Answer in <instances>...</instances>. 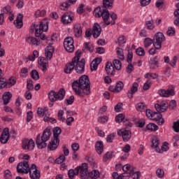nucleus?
I'll return each instance as SVG.
<instances>
[{
  "mask_svg": "<svg viewBox=\"0 0 179 179\" xmlns=\"http://www.w3.org/2000/svg\"><path fill=\"white\" fill-rule=\"evenodd\" d=\"M76 3V0H66L65 2L62 3L60 5V9L62 10H67L68 8L71 6V5H73V3Z\"/></svg>",
  "mask_w": 179,
  "mask_h": 179,
  "instance_id": "nucleus-26",
  "label": "nucleus"
},
{
  "mask_svg": "<svg viewBox=\"0 0 179 179\" xmlns=\"http://www.w3.org/2000/svg\"><path fill=\"white\" fill-rule=\"evenodd\" d=\"M64 47L67 52H73L75 46L73 45V38L68 36L64 39Z\"/></svg>",
  "mask_w": 179,
  "mask_h": 179,
  "instance_id": "nucleus-10",
  "label": "nucleus"
},
{
  "mask_svg": "<svg viewBox=\"0 0 179 179\" xmlns=\"http://www.w3.org/2000/svg\"><path fill=\"white\" fill-rule=\"evenodd\" d=\"M118 136H122L124 142H129L132 138V134L131 131L127 130L126 129H121L117 130Z\"/></svg>",
  "mask_w": 179,
  "mask_h": 179,
  "instance_id": "nucleus-11",
  "label": "nucleus"
},
{
  "mask_svg": "<svg viewBox=\"0 0 179 179\" xmlns=\"http://www.w3.org/2000/svg\"><path fill=\"white\" fill-rule=\"evenodd\" d=\"M154 47L156 50H160L162 48V43L166 40L164 34L162 32H157L154 35L153 38Z\"/></svg>",
  "mask_w": 179,
  "mask_h": 179,
  "instance_id": "nucleus-7",
  "label": "nucleus"
},
{
  "mask_svg": "<svg viewBox=\"0 0 179 179\" xmlns=\"http://www.w3.org/2000/svg\"><path fill=\"white\" fill-rule=\"evenodd\" d=\"M155 110H157V113H164L165 111H167V109L169 108V106L167 105V102L165 101H162L159 104L156 103L155 105Z\"/></svg>",
  "mask_w": 179,
  "mask_h": 179,
  "instance_id": "nucleus-17",
  "label": "nucleus"
},
{
  "mask_svg": "<svg viewBox=\"0 0 179 179\" xmlns=\"http://www.w3.org/2000/svg\"><path fill=\"white\" fill-rule=\"evenodd\" d=\"M64 162H65V155H60L58 158L55 159V163H57V164H61L64 163Z\"/></svg>",
  "mask_w": 179,
  "mask_h": 179,
  "instance_id": "nucleus-58",
  "label": "nucleus"
},
{
  "mask_svg": "<svg viewBox=\"0 0 179 179\" xmlns=\"http://www.w3.org/2000/svg\"><path fill=\"white\" fill-rule=\"evenodd\" d=\"M26 41L27 43H29V44H32L33 45H40V41L37 40V38L34 37H27Z\"/></svg>",
  "mask_w": 179,
  "mask_h": 179,
  "instance_id": "nucleus-33",
  "label": "nucleus"
},
{
  "mask_svg": "<svg viewBox=\"0 0 179 179\" xmlns=\"http://www.w3.org/2000/svg\"><path fill=\"white\" fill-rule=\"evenodd\" d=\"M176 8H178V9L174 11V16L176 17L174 24L179 26V3L176 4Z\"/></svg>",
  "mask_w": 179,
  "mask_h": 179,
  "instance_id": "nucleus-34",
  "label": "nucleus"
},
{
  "mask_svg": "<svg viewBox=\"0 0 179 179\" xmlns=\"http://www.w3.org/2000/svg\"><path fill=\"white\" fill-rule=\"evenodd\" d=\"M116 50L117 58H119V59H120L121 61H124V59H125V57L124 56L122 49L117 48Z\"/></svg>",
  "mask_w": 179,
  "mask_h": 179,
  "instance_id": "nucleus-45",
  "label": "nucleus"
},
{
  "mask_svg": "<svg viewBox=\"0 0 179 179\" xmlns=\"http://www.w3.org/2000/svg\"><path fill=\"white\" fill-rule=\"evenodd\" d=\"M74 58H78V59L75 62L74 69L76 73L78 75H82V73H85V66L86 65V62L85 59H80V52L79 51L76 52V57Z\"/></svg>",
  "mask_w": 179,
  "mask_h": 179,
  "instance_id": "nucleus-4",
  "label": "nucleus"
},
{
  "mask_svg": "<svg viewBox=\"0 0 179 179\" xmlns=\"http://www.w3.org/2000/svg\"><path fill=\"white\" fill-rule=\"evenodd\" d=\"M30 171L29 162L26 161L21 162L17 165V173L18 174H28Z\"/></svg>",
  "mask_w": 179,
  "mask_h": 179,
  "instance_id": "nucleus-9",
  "label": "nucleus"
},
{
  "mask_svg": "<svg viewBox=\"0 0 179 179\" xmlns=\"http://www.w3.org/2000/svg\"><path fill=\"white\" fill-rule=\"evenodd\" d=\"M144 47L145 48H149V47H150L152 44L153 45H155V42L153 41V39L150 38H145L144 39Z\"/></svg>",
  "mask_w": 179,
  "mask_h": 179,
  "instance_id": "nucleus-36",
  "label": "nucleus"
},
{
  "mask_svg": "<svg viewBox=\"0 0 179 179\" xmlns=\"http://www.w3.org/2000/svg\"><path fill=\"white\" fill-rule=\"evenodd\" d=\"M12 99V93L10 92H5L3 94V104H9L10 99Z\"/></svg>",
  "mask_w": 179,
  "mask_h": 179,
  "instance_id": "nucleus-31",
  "label": "nucleus"
},
{
  "mask_svg": "<svg viewBox=\"0 0 179 179\" xmlns=\"http://www.w3.org/2000/svg\"><path fill=\"white\" fill-rule=\"evenodd\" d=\"M156 176L159 178H163L164 177V171H163L162 169H158L156 171Z\"/></svg>",
  "mask_w": 179,
  "mask_h": 179,
  "instance_id": "nucleus-57",
  "label": "nucleus"
},
{
  "mask_svg": "<svg viewBox=\"0 0 179 179\" xmlns=\"http://www.w3.org/2000/svg\"><path fill=\"white\" fill-rule=\"evenodd\" d=\"M113 5H114V0H103V7L101 9H113Z\"/></svg>",
  "mask_w": 179,
  "mask_h": 179,
  "instance_id": "nucleus-27",
  "label": "nucleus"
},
{
  "mask_svg": "<svg viewBox=\"0 0 179 179\" xmlns=\"http://www.w3.org/2000/svg\"><path fill=\"white\" fill-rule=\"evenodd\" d=\"M115 87V92L120 93V92H121V90L124 89V83H122V81L117 82Z\"/></svg>",
  "mask_w": 179,
  "mask_h": 179,
  "instance_id": "nucleus-41",
  "label": "nucleus"
},
{
  "mask_svg": "<svg viewBox=\"0 0 179 179\" xmlns=\"http://www.w3.org/2000/svg\"><path fill=\"white\" fill-rule=\"evenodd\" d=\"M93 15L95 16V17H102L106 26L110 24H115V20H117V14L115 13H111L110 17L112 21H110V20H108L110 19V12H108V10L107 9L101 8V7L98 6L94 10Z\"/></svg>",
  "mask_w": 179,
  "mask_h": 179,
  "instance_id": "nucleus-2",
  "label": "nucleus"
},
{
  "mask_svg": "<svg viewBox=\"0 0 179 179\" xmlns=\"http://www.w3.org/2000/svg\"><path fill=\"white\" fill-rule=\"evenodd\" d=\"M48 30V22L44 20L41 21L39 25L36 27V37H40L41 40H45V35L43 34V31H47Z\"/></svg>",
  "mask_w": 179,
  "mask_h": 179,
  "instance_id": "nucleus-5",
  "label": "nucleus"
},
{
  "mask_svg": "<svg viewBox=\"0 0 179 179\" xmlns=\"http://www.w3.org/2000/svg\"><path fill=\"white\" fill-rule=\"evenodd\" d=\"M52 134V133L50 128H46L43 131L41 136L38 134L36 140L37 148L38 149H44V148H47V141H50Z\"/></svg>",
  "mask_w": 179,
  "mask_h": 179,
  "instance_id": "nucleus-3",
  "label": "nucleus"
},
{
  "mask_svg": "<svg viewBox=\"0 0 179 179\" xmlns=\"http://www.w3.org/2000/svg\"><path fill=\"white\" fill-rule=\"evenodd\" d=\"M30 76L34 79V80H38V79H40V75L37 70H32L30 73Z\"/></svg>",
  "mask_w": 179,
  "mask_h": 179,
  "instance_id": "nucleus-44",
  "label": "nucleus"
},
{
  "mask_svg": "<svg viewBox=\"0 0 179 179\" xmlns=\"http://www.w3.org/2000/svg\"><path fill=\"white\" fill-rule=\"evenodd\" d=\"M159 59L158 56L151 58L149 62L150 69H157V68L159 67Z\"/></svg>",
  "mask_w": 179,
  "mask_h": 179,
  "instance_id": "nucleus-22",
  "label": "nucleus"
},
{
  "mask_svg": "<svg viewBox=\"0 0 179 179\" xmlns=\"http://www.w3.org/2000/svg\"><path fill=\"white\" fill-rule=\"evenodd\" d=\"M45 111H48V109L44 110L43 108H38L37 114L39 117H43L44 114H45Z\"/></svg>",
  "mask_w": 179,
  "mask_h": 179,
  "instance_id": "nucleus-62",
  "label": "nucleus"
},
{
  "mask_svg": "<svg viewBox=\"0 0 179 179\" xmlns=\"http://www.w3.org/2000/svg\"><path fill=\"white\" fill-rule=\"evenodd\" d=\"M167 143H164L162 147V150L160 148H157L156 152L158 153H163V152H167L169 150V145H167Z\"/></svg>",
  "mask_w": 179,
  "mask_h": 179,
  "instance_id": "nucleus-46",
  "label": "nucleus"
},
{
  "mask_svg": "<svg viewBox=\"0 0 179 179\" xmlns=\"http://www.w3.org/2000/svg\"><path fill=\"white\" fill-rule=\"evenodd\" d=\"M146 128H147V129H148V131H152V132H156V131H157V129H159V126L155 123H150L146 126Z\"/></svg>",
  "mask_w": 179,
  "mask_h": 179,
  "instance_id": "nucleus-39",
  "label": "nucleus"
},
{
  "mask_svg": "<svg viewBox=\"0 0 179 179\" xmlns=\"http://www.w3.org/2000/svg\"><path fill=\"white\" fill-rule=\"evenodd\" d=\"M34 146H36V143H34L33 138H24L22 140V147L24 150H33V149H34Z\"/></svg>",
  "mask_w": 179,
  "mask_h": 179,
  "instance_id": "nucleus-12",
  "label": "nucleus"
},
{
  "mask_svg": "<svg viewBox=\"0 0 179 179\" xmlns=\"http://www.w3.org/2000/svg\"><path fill=\"white\" fill-rule=\"evenodd\" d=\"M29 173L31 179H40V171L38 170L29 171Z\"/></svg>",
  "mask_w": 179,
  "mask_h": 179,
  "instance_id": "nucleus-37",
  "label": "nucleus"
},
{
  "mask_svg": "<svg viewBox=\"0 0 179 179\" xmlns=\"http://www.w3.org/2000/svg\"><path fill=\"white\" fill-rule=\"evenodd\" d=\"M73 19H75V14L71 12H66L62 16V22L64 24H69V23H72Z\"/></svg>",
  "mask_w": 179,
  "mask_h": 179,
  "instance_id": "nucleus-13",
  "label": "nucleus"
},
{
  "mask_svg": "<svg viewBox=\"0 0 179 179\" xmlns=\"http://www.w3.org/2000/svg\"><path fill=\"white\" fill-rule=\"evenodd\" d=\"M146 106H145V103H138L136 106V108L137 111H143Z\"/></svg>",
  "mask_w": 179,
  "mask_h": 179,
  "instance_id": "nucleus-56",
  "label": "nucleus"
},
{
  "mask_svg": "<svg viewBox=\"0 0 179 179\" xmlns=\"http://www.w3.org/2000/svg\"><path fill=\"white\" fill-rule=\"evenodd\" d=\"M73 33L76 38H80V37H82L83 31H82V25L80 24H76L73 26Z\"/></svg>",
  "mask_w": 179,
  "mask_h": 179,
  "instance_id": "nucleus-20",
  "label": "nucleus"
},
{
  "mask_svg": "<svg viewBox=\"0 0 179 179\" xmlns=\"http://www.w3.org/2000/svg\"><path fill=\"white\" fill-rule=\"evenodd\" d=\"M124 120H125V115H124L122 113H120L115 117V121L117 122H118L119 124H120V122H122V121H124Z\"/></svg>",
  "mask_w": 179,
  "mask_h": 179,
  "instance_id": "nucleus-54",
  "label": "nucleus"
},
{
  "mask_svg": "<svg viewBox=\"0 0 179 179\" xmlns=\"http://www.w3.org/2000/svg\"><path fill=\"white\" fill-rule=\"evenodd\" d=\"M95 149L98 155H101L104 150V145L103 141H97L95 145Z\"/></svg>",
  "mask_w": 179,
  "mask_h": 179,
  "instance_id": "nucleus-30",
  "label": "nucleus"
},
{
  "mask_svg": "<svg viewBox=\"0 0 179 179\" xmlns=\"http://www.w3.org/2000/svg\"><path fill=\"white\" fill-rule=\"evenodd\" d=\"M145 114L148 118H152V120H154V118L156 117V113H155V112H152L150 109H147L145 111Z\"/></svg>",
  "mask_w": 179,
  "mask_h": 179,
  "instance_id": "nucleus-49",
  "label": "nucleus"
},
{
  "mask_svg": "<svg viewBox=\"0 0 179 179\" xmlns=\"http://www.w3.org/2000/svg\"><path fill=\"white\" fill-rule=\"evenodd\" d=\"M73 90L80 97H85L90 94V80L87 76H82L72 84Z\"/></svg>",
  "mask_w": 179,
  "mask_h": 179,
  "instance_id": "nucleus-1",
  "label": "nucleus"
},
{
  "mask_svg": "<svg viewBox=\"0 0 179 179\" xmlns=\"http://www.w3.org/2000/svg\"><path fill=\"white\" fill-rule=\"evenodd\" d=\"M92 33L94 38H97L101 34V27L99 23L96 22L94 24Z\"/></svg>",
  "mask_w": 179,
  "mask_h": 179,
  "instance_id": "nucleus-18",
  "label": "nucleus"
},
{
  "mask_svg": "<svg viewBox=\"0 0 179 179\" xmlns=\"http://www.w3.org/2000/svg\"><path fill=\"white\" fill-rule=\"evenodd\" d=\"M27 88L28 91L33 90L34 87L33 85V80L31 79H28L27 81Z\"/></svg>",
  "mask_w": 179,
  "mask_h": 179,
  "instance_id": "nucleus-53",
  "label": "nucleus"
},
{
  "mask_svg": "<svg viewBox=\"0 0 179 179\" xmlns=\"http://www.w3.org/2000/svg\"><path fill=\"white\" fill-rule=\"evenodd\" d=\"M100 176V173L97 170H93L92 171L88 173V177L92 179H97Z\"/></svg>",
  "mask_w": 179,
  "mask_h": 179,
  "instance_id": "nucleus-38",
  "label": "nucleus"
},
{
  "mask_svg": "<svg viewBox=\"0 0 179 179\" xmlns=\"http://www.w3.org/2000/svg\"><path fill=\"white\" fill-rule=\"evenodd\" d=\"M119 45H122L123 44H125L127 43V40L125 39V36H120L117 39V42Z\"/></svg>",
  "mask_w": 179,
  "mask_h": 179,
  "instance_id": "nucleus-61",
  "label": "nucleus"
},
{
  "mask_svg": "<svg viewBox=\"0 0 179 179\" xmlns=\"http://www.w3.org/2000/svg\"><path fill=\"white\" fill-rule=\"evenodd\" d=\"M9 128H5L1 135L0 142L1 143H8V141H9Z\"/></svg>",
  "mask_w": 179,
  "mask_h": 179,
  "instance_id": "nucleus-19",
  "label": "nucleus"
},
{
  "mask_svg": "<svg viewBox=\"0 0 179 179\" xmlns=\"http://www.w3.org/2000/svg\"><path fill=\"white\" fill-rule=\"evenodd\" d=\"M78 174H79V168L78 167L76 169V172L73 169H70L68 172V176L70 179H73V177H75V176H78Z\"/></svg>",
  "mask_w": 179,
  "mask_h": 179,
  "instance_id": "nucleus-40",
  "label": "nucleus"
},
{
  "mask_svg": "<svg viewBox=\"0 0 179 179\" xmlns=\"http://www.w3.org/2000/svg\"><path fill=\"white\" fill-rule=\"evenodd\" d=\"M159 77V74L156 73H148L145 74L144 78L145 79H149V78H152V79H157Z\"/></svg>",
  "mask_w": 179,
  "mask_h": 179,
  "instance_id": "nucleus-48",
  "label": "nucleus"
},
{
  "mask_svg": "<svg viewBox=\"0 0 179 179\" xmlns=\"http://www.w3.org/2000/svg\"><path fill=\"white\" fill-rule=\"evenodd\" d=\"M136 54L139 57H145V49L143 48L140 47L136 50Z\"/></svg>",
  "mask_w": 179,
  "mask_h": 179,
  "instance_id": "nucleus-52",
  "label": "nucleus"
},
{
  "mask_svg": "<svg viewBox=\"0 0 179 179\" xmlns=\"http://www.w3.org/2000/svg\"><path fill=\"white\" fill-rule=\"evenodd\" d=\"M62 132V130L61 129V127H56L53 128L52 133H53V139L55 141H59V135H61Z\"/></svg>",
  "mask_w": 179,
  "mask_h": 179,
  "instance_id": "nucleus-28",
  "label": "nucleus"
},
{
  "mask_svg": "<svg viewBox=\"0 0 179 179\" xmlns=\"http://www.w3.org/2000/svg\"><path fill=\"white\" fill-rule=\"evenodd\" d=\"M83 50L90 51V52H93V51L94 50V48H93V45L90 44V43H85Z\"/></svg>",
  "mask_w": 179,
  "mask_h": 179,
  "instance_id": "nucleus-43",
  "label": "nucleus"
},
{
  "mask_svg": "<svg viewBox=\"0 0 179 179\" xmlns=\"http://www.w3.org/2000/svg\"><path fill=\"white\" fill-rule=\"evenodd\" d=\"M159 145H160V139L157 136H154L152 137V145L151 148L152 149H159Z\"/></svg>",
  "mask_w": 179,
  "mask_h": 179,
  "instance_id": "nucleus-29",
  "label": "nucleus"
},
{
  "mask_svg": "<svg viewBox=\"0 0 179 179\" xmlns=\"http://www.w3.org/2000/svg\"><path fill=\"white\" fill-rule=\"evenodd\" d=\"M106 71L108 75L110 76H114L115 75V70H114V66H113V63L108 62L106 65Z\"/></svg>",
  "mask_w": 179,
  "mask_h": 179,
  "instance_id": "nucleus-25",
  "label": "nucleus"
},
{
  "mask_svg": "<svg viewBox=\"0 0 179 179\" xmlns=\"http://www.w3.org/2000/svg\"><path fill=\"white\" fill-rule=\"evenodd\" d=\"M138 87H139L138 83H134L130 90L127 92V97L129 99L134 97V94L138 92Z\"/></svg>",
  "mask_w": 179,
  "mask_h": 179,
  "instance_id": "nucleus-21",
  "label": "nucleus"
},
{
  "mask_svg": "<svg viewBox=\"0 0 179 179\" xmlns=\"http://www.w3.org/2000/svg\"><path fill=\"white\" fill-rule=\"evenodd\" d=\"M131 173L128 172H124L120 174V179H129Z\"/></svg>",
  "mask_w": 179,
  "mask_h": 179,
  "instance_id": "nucleus-63",
  "label": "nucleus"
},
{
  "mask_svg": "<svg viewBox=\"0 0 179 179\" xmlns=\"http://www.w3.org/2000/svg\"><path fill=\"white\" fill-rule=\"evenodd\" d=\"M158 94L161 97H170V96H174L176 92H174V87L169 88L168 90H159Z\"/></svg>",
  "mask_w": 179,
  "mask_h": 179,
  "instance_id": "nucleus-16",
  "label": "nucleus"
},
{
  "mask_svg": "<svg viewBox=\"0 0 179 179\" xmlns=\"http://www.w3.org/2000/svg\"><path fill=\"white\" fill-rule=\"evenodd\" d=\"M176 107H177V102L176 101V100H171L169 102L168 108H169V110H174Z\"/></svg>",
  "mask_w": 179,
  "mask_h": 179,
  "instance_id": "nucleus-59",
  "label": "nucleus"
},
{
  "mask_svg": "<svg viewBox=\"0 0 179 179\" xmlns=\"http://www.w3.org/2000/svg\"><path fill=\"white\" fill-rule=\"evenodd\" d=\"M112 158H113V152H108L106 155H104L103 161L107 162V160H109V159H112Z\"/></svg>",
  "mask_w": 179,
  "mask_h": 179,
  "instance_id": "nucleus-60",
  "label": "nucleus"
},
{
  "mask_svg": "<svg viewBox=\"0 0 179 179\" xmlns=\"http://www.w3.org/2000/svg\"><path fill=\"white\" fill-rule=\"evenodd\" d=\"M14 24L17 29H22L23 27V14H18L16 20H14Z\"/></svg>",
  "mask_w": 179,
  "mask_h": 179,
  "instance_id": "nucleus-24",
  "label": "nucleus"
},
{
  "mask_svg": "<svg viewBox=\"0 0 179 179\" xmlns=\"http://www.w3.org/2000/svg\"><path fill=\"white\" fill-rule=\"evenodd\" d=\"M78 57H73L71 62H68L64 66V73H72V71L75 69V63L78 61Z\"/></svg>",
  "mask_w": 179,
  "mask_h": 179,
  "instance_id": "nucleus-14",
  "label": "nucleus"
},
{
  "mask_svg": "<svg viewBox=\"0 0 179 179\" xmlns=\"http://www.w3.org/2000/svg\"><path fill=\"white\" fill-rule=\"evenodd\" d=\"M59 146V140L52 139L48 144V149L49 150H55Z\"/></svg>",
  "mask_w": 179,
  "mask_h": 179,
  "instance_id": "nucleus-23",
  "label": "nucleus"
},
{
  "mask_svg": "<svg viewBox=\"0 0 179 179\" xmlns=\"http://www.w3.org/2000/svg\"><path fill=\"white\" fill-rule=\"evenodd\" d=\"M65 90L64 88H61L58 92H56L54 90L50 91L48 93V97L50 101H57V100H59L61 101L62 100H64V98L65 97Z\"/></svg>",
  "mask_w": 179,
  "mask_h": 179,
  "instance_id": "nucleus-6",
  "label": "nucleus"
},
{
  "mask_svg": "<svg viewBox=\"0 0 179 179\" xmlns=\"http://www.w3.org/2000/svg\"><path fill=\"white\" fill-rule=\"evenodd\" d=\"M8 86V82H6V78H3L0 76V89H3Z\"/></svg>",
  "mask_w": 179,
  "mask_h": 179,
  "instance_id": "nucleus-47",
  "label": "nucleus"
},
{
  "mask_svg": "<svg viewBox=\"0 0 179 179\" xmlns=\"http://www.w3.org/2000/svg\"><path fill=\"white\" fill-rule=\"evenodd\" d=\"M48 47L45 49V55L47 59H51L52 58V54H54V47L52 43H54V38L52 37L48 38L46 40Z\"/></svg>",
  "mask_w": 179,
  "mask_h": 179,
  "instance_id": "nucleus-8",
  "label": "nucleus"
},
{
  "mask_svg": "<svg viewBox=\"0 0 179 179\" xmlns=\"http://www.w3.org/2000/svg\"><path fill=\"white\" fill-rule=\"evenodd\" d=\"M172 128L175 132H179V122H174Z\"/></svg>",
  "mask_w": 179,
  "mask_h": 179,
  "instance_id": "nucleus-64",
  "label": "nucleus"
},
{
  "mask_svg": "<svg viewBox=\"0 0 179 179\" xmlns=\"http://www.w3.org/2000/svg\"><path fill=\"white\" fill-rule=\"evenodd\" d=\"M145 26L147 30H153L155 27V21L153 20L145 21Z\"/></svg>",
  "mask_w": 179,
  "mask_h": 179,
  "instance_id": "nucleus-35",
  "label": "nucleus"
},
{
  "mask_svg": "<svg viewBox=\"0 0 179 179\" xmlns=\"http://www.w3.org/2000/svg\"><path fill=\"white\" fill-rule=\"evenodd\" d=\"M135 167L129 164H127L122 166V170L124 173H134L135 171Z\"/></svg>",
  "mask_w": 179,
  "mask_h": 179,
  "instance_id": "nucleus-32",
  "label": "nucleus"
},
{
  "mask_svg": "<svg viewBox=\"0 0 179 179\" xmlns=\"http://www.w3.org/2000/svg\"><path fill=\"white\" fill-rule=\"evenodd\" d=\"M113 66L117 71H120L122 66L121 62L118 59L113 60Z\"/></svg>",
  "mask_w": 179,
  "mask_h": 179,
  "instance_id": "nucleus-50",
  "label": "nucleus"
},
{
  "mask_svg": "<svg viewBox=\"0 0 179 179\" xmlns=\"http://www.w3.org/2000/svg\"><path fill=\"white\" fill-rule=\"evenodd\" d=\"M80 178L82 179L89 178V171H87V164H83L78 166Z\"/></svg>",
  "mask_w": 179,
  "mask_h": 179,
  "instance_id": "nucleus-15",
  "label": "nucleus"
},
{
  "mask_svg": "<svg viewBox=\"0 0 179 179\" xmlns=\"http://www.w3.org/2000/svg\"><path fill=\"white\" fill-rule=\"evenodd\" d=\"M153 121H156L158 125H163V124H164V119L163 118V115L159 114L158 117H154Z\"/></svg>",
  "mask_w": 179,
  "mask_h": 179,
  "instance_id": "nucleus-42",
  "label": "nucleus"
},
{
  "mask_svg": "<svg viewBox=\"0 0 179 179\" xmlns=\"http://www.w3.org/2000/svg\"><path fill=\"white\" fill-rule=\"evenodd\" d=\"M167 36H173L176 34V29L173 27H170L168 28V30L166 31Z\"/></svg>",
  "mask_w": 179,
  "mask_h": 179,
  "instance_id": "nucleus-55",
  "label": "nucleus"
},
{
  "mask_svg": "<svg viewBox=\"0 0 179 179\" xmlns=\"http://www.w3.org/2000/svg\"><path fill=\"white\" fill-rule=\"evenodd\" d=\"M1 13H3V15H12V11H10V6H7L4 8H2L1 10Z\"/></svg>",
  "mask_w": 179,
  "mask_h": 179,
  "instance_id": "nucleus-51",
  "label": "nucleus"
}]
</instances>
